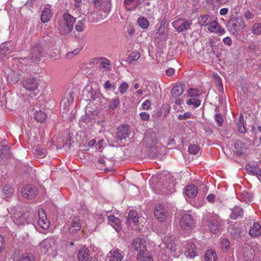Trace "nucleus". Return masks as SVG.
Wrapping results in <instances>:
<instances>
[{
  "instance_id": "obj_27",
  "label": "nucleus",
  "mask_w": 261,
  "mask_h": 261,
  "mask_svg": "<svg viewBox=\"0 0 261 261\" xmlns=\"http://www.w3.org/2000/svg\"><path fill=\"white\" fill-rule=\"evenodd\" d=\"M228 230L230 235L234 239H237L241 237L242 234V231L241 228L239 227V224H236L233 226H230Z\"/></svg>"
},
{
  "instance_id": "obj_36",
  "label": "nucleus",
  "mask_w": 261,
  "mask_h": 261,
  "mask_svg": "<svg viewBox=\"0 0 261 261\" xmlns=\"http://www.w3.org/2000/svg\"><path fill=\"white\" fill-rule=\"evenodd\" d=\"M243 214V209L239 206H235L232 211V213L230 215L231 219L235 220L239 217H242Z\"/></svg>"
},
{
  "instance_id": "obj_39",
  "label": "nucleus",
  "mask_w": 261,
  "mask_h": 261,
  "mask_svg": "<svg viewBox=\"0 0 261 261\" xmlns=\"http://www.w3.org/2000/svg\"><path fill=\"white\" fill-rule=\"evenodd\" d=\"M201 101L198 97H189L186 101L187 105H192L193 108L198 107L201 104Z\"/></svg>"
},
{
  "instance_id": "obj_52",
  "label": "nucleus",
  "mask_w": 261,
  "mask_h": 261,
  "mask_svg": "<svg viewBox=\"0 0 261 261\" xmlns=\"http://www.w3.org/2000/svg\"><path fill=\"white\" fill-rule=\"evenodd\" d=\"M81 50V48H76L72 51L68 52L66 54L67 58H68V59L72 58L75 55L78 54Z\"/></svg>"
},
{
  "instance_id": "obj_41",
  "label": "nucleus",
  "mask_w": 261,
  "mask_h": 261,
  "mask_svg": "<svg viewBox=\"0 0 261 261\" xmlns=\"http://www.w3.org/2000/svg\"><path fill=\"white\" fill-rule=\"evenodd\" d=\"M201 94V93L197 89L190 88L187 92L188 97H199Z\"/></svg>"
},
{
  "instance_id": "obj_50",
  "label": "nucleus",
  "mask_w": 261,
  "mask_h": 261,
  "mask_svg": "<svg viewBox=\"0 0 261 261\" xmlns=\"http://www.w3.org/2000/svg\"><path fill=\"white\" fill-rule=\"evenodd\" d=\"M35 152H36L37 154L38 155V156L40 158H43L46 156V151L45 149L43 148H37L35 149Z\"/></svg>"
},
{
  "instance_id": "obj_38",
  "label": "nucleus",
  "mask_w": 261,
  "mask_h": 261,
  "mask_svg": "<svg viewBox=\"0 0 261 261\" xmlns=\"http://www.w3.org/2000/svg\"><path fill=\"white\" fill-rule=\"evenodd\" d=\"M137 24L142 29H147L149 25L148 20L143 16L140 17L137 19Z\"/></svg>"
},
{
  "instance_id": "obj_59",
  "label": "nucleus",
  "mask_w": 261,
  "mask_h": 261,
  "mask_svg": "<svg viewBox=\"0 0 261 261\" xmlns=\"http://www.w3.org/2000/svg\"><path fill=\"white\" fill-rule=\"evenodd\" d=\"M75 29L77 32H83L84 30V24L81 22H78L75 26Z\"/></svg>"
},
{
  "instance_id": "obj_61",
  "label": "nucleus",
  "mask_w": 261,
  "mask_h": 261,
  "mask_svg": "<svg viewBox=\"0 0 261 261\" xmlns=\"http://www.w3.org/2000/svg\"><path fill=\"white\" fill-rule=\"evenodd\" d=\"M105 141L103 139H100L95 145V148L96 150H99L103 147V145Z\"/></svg>"
},
{
  "instance_id": "obj_24",
  "label": "nucleus",
  "mask_w": 261,
  "mask_h": 261,
  "mask_svg": "<svg viewBox=\"0 0 261 261\" xmlns=\"http://www.w3.org/2000/svg\"><path fill=\"white\" fill-rule=\"evenodd\" d=\"M108 223L112 226L117 232L119 231L121 229L120 220L113 215L108 217Z\"/></svg>"
},
{
  "instance_id": "obj_15",
  "label": "nucleus",
  "mask_w": 261,
  "mask_h": 261,
  "mask_svg": "<svg viewBox=\"0 0 261 261\" xmlns=\"http://www.w3.org/2000/svg\"><path fill=\"white\" fill-rule=\"evenodd\" d=\"M194 225V221L189 214L184 215L180 221V225L184 229H189Z\"/></svg>"
},
{
  "instance_id": "obj_32",
  "label": "nucleus",
  "mask_w": 261,
  "mask_h": 261,
  "mask_svg": "<svg viewBox=\"0 0 261 261\" xmlns=\"http://www.w3.org/2000/svg\"><path fill=\"white\" fill-rule=\"evenodd\" d=\"M209 227L212 233H218L220 230V225L219 220L216 218H214L210 221Z\"/></svg>"
},
{
  "instance_id": "obj_43",
  "label": "nucleus",
  "mask_w": 261,
  "mask_h": 261,
  "mask_svg": "<svg viewBox=\"0 0 261 261\" xmlns=\"http://www.w3.org/2000/svg\"><path fill=\"white\" fill-rule=\"evenodd\" d=\"M219 24L218 23L217 21L214 19H213L212 22H210V24L208 25L207 30L209 32L211 33H217V30L218 28H219Z\"/></svg>"
},
{
  "instance_id": "obj_8",
  "label": "nucleus",
  "mask_w": 261,
  "mask_h": 261,
  "mask_svg": "<svg viewBox=\"0 0 261 261\" xmlns=\"http://www.w3.org/2000/svg\"><path fill=\"white\" fill-rule=\"evenodd\" d=\"M22 86L27 91L35 92L38 90L39 83L36 77H27L21 82Z\"/></svg>"
},
{
  "instance_id": "obj_6",
  "label": "nucleus",
  "mask_w": 261,
  "mask_h": 261,
  "mask_svg": "<svg viewBox=\"0 0 261 261\" xmlns=\"http://www.w3.org/2000/svg\"><path fill=\"white\" fill-rule=\"evenodd\" d=\"M154 213L155 218L160 222L164 221L171 217L172 215L168 208L160 204L155 206Z\"/></svg>"
},
{
  "instance_id": "obj_47",
  "label": "nucleus",
  "mask_w": 261,
  "mask_h": 261,
  "mask_svg": "<svg viewBox=\"0 0 261 261\" xmlns=\"http://www.w3.org/2000/svg\"><path fill=\"white\" fill-rule=\"evenodd\" d=\"M140 55L139 52H133L128 57L127 61L131 63L134 61L137 60L140 58Z\"/></svg>"
},
{
  "instance_id": "obj_25",
  "label": "nucleus",
  "mask_w": 261,
  "mask_h": 261,
  "mask_svg": "<svg viewBox=\"0 0 261 261\" xmlns=\"http://www.w3.org/2000/svg\"><path fill=\"white\" fill-rule=\"evenodd\" d=\"M90 252L89 249L85 246L80 248L77 254L79 261H87L89 257Z\"/></svg>"
},
{
  "instance_id": "obj_12",
  "label": "nucleus",
  "mask_w": 261,
  "mask_h": 261,
  "mask_svg": "<svg viewBox=\"0 0 261 261\" xmlns=\"http://www.w3.org/2000/svg\"><path fill=\"white\" fill-rule=\"evenodd\" d=\"M83 224V221L79 216L73 217L71 221V224L68 228L69 232L70 234H74L76 231H79Z\"/></svg>"
},
{
  "instance_id": "obj_54",
  "label": "nucleus",
  "mask_w": 261,
  "mask_h": 261,
  "mask_svg": "<svg viewBox=\"0 0 261 261\" xmlns=\"http://www.w3.org/2000/svg\"><path fill=\"white\" fill-rule=\"evenodd\" d=\"M215 120L218 122L219 126H221L223 122V118L221 114H216L215 117Z\"/></svg>"
},
{
  "instance_id": "obj_13",
  "label": "nucleus",
  "mask_w": 261,
  "mask_h": 261,
  "mask_svg": "<svg viewBox=\"0 0 261 261\" xmlns=\"http://www.w3.org/2000/svg\"><path fill=\"white\" fill-rule=\"evenodd\" d=\"M39 219L38 224L43 229H47L49 228L50 223L46 218V213L44 210L39 209L38 212Z\"/></svg>"
},
{
  "instance_id": "obj_28",
  "label": "nucleus",
  "mask_w": 261,
  "mask_h": 261,
  "mask_svg": "<svg viewBox=\"0 0 261 261\" xmlns=\"http://www.w3.org/2000/svg\"><path fill=\"white\" fill-rule=\"evenodd\" d=\"M246 169L248 172L255 175L259 178L261 177V170L259 168L257 165H251L247 164L246 165Z\"/></svg>"
},
{
  "instance_id": "obj_20",
  "label": "nucleus",
  "mask_w": 261,
  "mask_h": 261,
  "mask_svg": "<svg viewBox=\"0 0 261 261\" xmlns=\"http://www.w3.org/2000/svg\"><path fill=\"white\" fill-rule=\"evenodd\" d=\"M13 49V47L11 45V43L4 42L0 46V61H4L6 55L9 54Z\"/></svg>"
},
{
  "instance_id": "obj_49",
  "label": "nucleus",
  "mask_w": 261,
  "mask_h": 261,
  "mask_svg": "<svg viewBox=\"0 0 261 261\" xmlns=\"http://www.w3.org/2000/svg\"><path fill=\"white\" fill-rule=\"evenodd\" d=\"M200 150V148L196 145H190L188 148V151L190 153L193 154H198Z\"/></svg>"
},
{
  "instance_id": "obj_21",
  "label": "nucleus",
  "mask_w": 261,
  "mask_h": 261,
  "mask_svg": "<svg viewBox=\"0 0 261 261\" xmlns=\"http://www.w3.org/2000/svg\"><path fill=\"white\" fill-rule=\"evenodd\" d=\"M96 63L99 64V68H103L107 71L111 70V62L106 58L100 57L94 59Z\"/></svg>"
},
{
  "instance_id": "obj_4",
  "label": "nucleus",
  "mask_w": 261,
  "mask_h": 261,
  "mask_svg": "<svg viewBox=\"0 0 261 261\" xmlns=\"http://www.w3.org/2000/svg\"><path fill=\"white\" fill-rule=\"evenodd\" d=\"M246 26L243 18L241 17L232 18L228 21V30L234 35H238Z\"/></svg>"
},
{
  "instance_id": "obj_1",
  "label": "nucleus",
  "mask_w": 261,
  "mask_h": 261,
  "mask_svg": "<svg viewBox=\"0 0 261 261\" xmlns=\"http://www.w3.org/2000/svg\"><path fill=\"white\" fill-rule=\"evenodd\" d=\"M11 64L9 65L10 70H7V80L11 84L17 83L23 73L30 71V66L28 64L27 59L25 58H19L18 59H11Z\"/></svg>"
},
{
  "instance_id": "obj_51",
  "label": "nucleus",
  "mask_w": 261,
  "mask_h": 261,
  "mask_svg": "<svg viewBox=\"0 0 261 261\" xmlns=\"http://www.w3.org/2000/svg\"><path fill=\"white\" fill-rule=\"evenodd\" d=\"M151 108V101L149 100H145L142 104L140 109L148 110Z\"/></svg>"
},
{
  "instance_id": "obj_53",
  "label": "nucleus",
  "mask_w": 261,
  "mask_h": 261,
  "mask_svg": "<svg viewBox=\"0 0 261 261\" xmlns=\"http://www.w3.org/2000/svg\"><path fill=\"white\" fill-rule=\"evenodd\" d=\"M139 116L142 121H148L150 119L149 114L145 112H141Z\"/></svg>"
},
{
  "instance_id": "obj_10",
  "label": "nucleus",
  "mask_w": 261,
  "mask_h": 261,
  "mask_svg": "<svg viewBox=\"0 0 261 261\" xmlns=\"http://www.w3.org/2000/svg\"><path fill=\"white\" fill-rule=\"evenodd\" d=\"M99 10L97 15L98 20L106 18L111 10V0H103L100 3V6L97 8Z\"/></svg>"
},
{
  "instance_id": "obj_62",
  "label": "nucleus",
  "mask_w": 261,
  "mask_h": 261,
  "mask_svg": "<svg viewBox=\"0 0 261 261\" xmlns=\"http://www.w3.org/2000/svg\"><path fill=\"white\" fill-rule=\"evenodd\" d=\"M223 41L224 44L228 46H230L232 44V40L229 37H225L223 39Z\"/></svg>"
},
{
  "instance_id": "obj_48",
  "label": "nucleus",
  "mask_w": 261,
  "mask_h": 261,
  "mask_svg": "<svg viewBox=\"0 0 261 261\" xmlns=\"http://www.w3.org/2000/svg\"><path fill=\"white\" fill-rule=\"evenodd\" d=\"M253 34L257 35L261 34V23L255 24L251 29Z\"/></svg>"
},
{
  "instance_id": "obj_40",
  "label": "nucleus",
  "mask_w": 261,
  "mask_h": 261,
  "mask_svg": "<svg viewBox=\"0 0 261 261\" xmlns=\"http://www.w3.org/2000/svg\"><path fill=\"white\" fill-rule=\"evenodd\" d=\"M34 118L37 121L43 122L46 119V115L42 111H36Z\"/></svg>"
},
{
  "instance_id": "obj_33",
  "label": "nucleus",
  "mask_w": 261,
  "mask_h": 261,
  "mask_svg": "<svg viewBox=\"0 0 261 261\" xmlns=\"http://www.w3.org/2000/svg\"><path fill=\"white\" fill-rule=\"evenodd\" d=\"M13 189L11 186L6 185L3 189V198L6 200H8L13 195Z\"/></svg>"
},
{
  "instance_id": "obj_63",
  "label": "nucleus",
  "mask_w": 261,
  "mask_h": 261,
  "mask_svg": "<svg viewBox=\"0 0 261 261\" xmlns=\"http://www.w3.org/2000/svg\"><path fill=\"white\" fill-rule=\"evenodd\" d=\"M127 33L129 36H132L135 33V29L133 26L129 25L127 28Z\"/></svg>"
},
{
  "instance_id": "obj_23",
  "label": "nucleus",
  "mask_w": 261,
  "mask_h": 261,
  "mask_svg": "<svg viewBox=\"0 0 261 261\" xmlns=\"http://www.w3.org/2000/svg\"><path fill=\"white\" fill-rule=\"evenodd\" d=\"M125 8L127 11H134L141 4L140 0H124Z\"/></svg>"
},
{
  "instance_id": "obj_37",
  "label": "nucleus",
  "mask_w": 261,
  "mask_h": 261,
  "mask_svg": "<svg viewBox=\"0 0 261 261\" xmlns=\"http://www.w3.org/2000/svg\"><path fill=\"white\" fill-rule=\"evenodd\" d=\"M204 257L206 261H216V253L212 249L207 250L205 253Z\"/></svg>"
},
{
  "instance_id": "obj_14",
  "label": "nucleus",
  "mask_w": 261,
  "mask_h": 261,
  "mask_svg": "<svg viewBox=\"0 0 261 261\" xmlns=\"http://www.w3.org/2000/svg\"><path fill=\"white\" fill-rule=\"evenodd\" d=\"M144 141L149 148L153 147L156 143L157 139L155 133L149 131L145 133Z\"/></svg>"
},
{
  "instance_id": "obj_29",
  "label": "nucleus",
  "mask_w": 261,
  "mask_h": 261,
  "mask_svg": "<svg viewBox=\"0 0 261 261\" xmlns=\"http://www.w3.org/2000/svg\"><path fill=\"white\" fill-rule=\"evenodd\" d=\"M213 18L208 15H200L198 18V22L202 27L208 26Z\"/></svg>"
},
{
  "instance_id": "obj_31",
  "label": "nucleus",
  "mask_w": 261,
  "mask_h": 261,
  "mask_svg": "<svg viewBox=\"0 0 261 261\" xmlns=\"http://www.w3.org/2000/svg\"><path fill=\"white\" fill-rule=\"evenodd\" d=\"M52 12L51 10L47 7H44L41 16V20L42 22H47L50 20Z\"/></svg>"
},
{
  "instance_id": "obj_9",
  "label": "nucleus",
  "mask_w": 261,
  "mask_h": 261,
  "mask_svg": "<svg viewBox=\"0 0 261 261\" xmlns=\"http://www.w3.org/2000/svg\"><path fill=\"white\" fill-rule=\"evenodd\" d=\"M8 211L10 213V217L13 221L17 225H24L27 223V220L25 218V215L20 214L16 210L15 207H10L8 208Z\"/></svg>"
},
{
  "instance_id": "obj_17",
  "label": "nucleus",
  "mask_w": 261,
  "mask_h": 261,
  "mask_svg": "<svg viewBox=\"0 0 261 261\" xmlns=\"http://www.w3.org/2000/svg\"><path fill=\"white\" fill-rule=\"evenodd\" d=\"M129 134V127L128 125H121L117 128V137L120 140H122L128 137Z\"/></svg>"
},
{
  "instance_id": "obj_30",
  "label": "nucleus",
  "mask_w": 261,
  "mask_h": 261,
  "mask_svg": "<svg viewBox=\"0 0 261 261\" xmlns=\"http://www.w3.org/2000/svg\"><path fill=\"white\" fill-rule=\"evenodd\" d=\"M165 245L166 248L171 251V256L173 257H177L179 254L176 252L177 247L174 242L171 241L170 242H165Z\"/></svg>"
},
{
  "instance_id": "obj_7",
  "label": "nucleus",
  "mask_w": 261,
  "mask_h": 261,
  "mask_svg": "<svg viewBox=\"0 0 261 261\" xmlns=\"http://www.w3.org/2000/svg\"><path fill=\"white\" fill-rule=\"evenodd\" d=\"M192 24V20L186 19L178 18L172 22L171 24L178 33L187 31L190 29Z\"/></svg>"
},
{
  "instance_id": "obj_58",
  "label": "nucleus",
  "mask_w": 261,
  "mask_h": 261,
  "mask_svg": "<svg viewBox=\"0 0 261 261\" xmlns=\"http://www.w3.org/2000/svg\"><path fill=\"white\" fill-rule=\"evenodd\" d=\"M191 117V114L190 112H185L184 114L179 115L178 118L179 120H185Z\"/></svg>"
},
{
  "instance_id": "obj_57",
  "label": "nucleus",
  "mask_w": 261,
  "mask_h": 261,
  "mask_svg": "<svg viewBox=\"0 0 261 261\" xmlns=\"http://www.w3.org/2000/svg\"><path fill=\"white\" fill-rule=\"evenodd\" d=\"M254 17V15L253 13H251L250 10H247L244 13V17L247 20H250L253 18Z\"/></svg>"
},
{
  "instance_id": "obj_55",
  "label": "nucleus",
  "mask_w": 261,
  "mask_h": 261,
  "mask_svg": "<svg viewBox=\"0 0 261 261\" xmlns=\"http://www.w3.org/2000/svg\"><path fill=\"white\" fill-rule=\"evenodd\" d=\"M230 242L227 239H224L222 241L221 243V247L222 248L225 249L226 250H228L230 246Z\"/></svg>"
},
{
  "instance_id": "obj_11",
  "label": "nucleus",
  "mask_w": 261,
  "mask_h": 261,
  "mask_svg": "<svg viewBox=\"0 0 261 261\" xmlns=\"http://www.w3.org/2000/svg\"><path fill=\"white\" fill-rule=\"evenodd\" d=\"M21 194L24 198L33 199L37 195L36 188L32 185H26L22 189Z\"/></svg>"
},
{
  "instance_id": "obj_34",
  "label": "nucleus",
  "mask_w": 261,
  "mask_h": 261,
  "mask_svg": "<svg viewBox=\"0 0 261 261\" xmlns=\"http://www.w3.org/2000/svg\"><path fill=\"white\" fill-rule=\"evenodd\" d=\"M260 226L258 223H254L250 228L249 234L253 237H257L260 234Z\"/></svg>"
},
{
  "instance_id": "obj_45",
  "label": "nucleus",
  "mask_w": 261,
  "mask_h": 261,
  "mask_svg": "<svg viewBox=\"0 0 261 261\" xmlns=\"http://www.w3.org/2000/svg\"><path fill=\"white\" fill-rule=\"evenodd\" d=\"M35 258L34 255L31 253H26L22 254L19 261H35Z\"/></svg>"
},
{
  "instance_id": "obj_19",
  "label": "nucleus",
  "mask_w": 261,
  "mask_h": 261,
  "mask_svg": "<svg viewBox=\"0 0 261 261\" xmlns=\"http://www.w3.org/2000/svg\"><path fill=\"white\" fill-rule=\"evenodd\" d=\"M138 215L136 211H129L126 221L127 226L133 228L134 226H136L138 224Z\"/></svg>"
},
{
  "instance_id": "obj_22",
  "label": "nucleus",
  "mask_w": 261,
  "mask_h": 261,
  "mask_svg": "<svg viewBox=\"0 0 261 261\" xmlns=\"http://www.w3.org/2000/svg\"><path fill=\"white\" fill-rule=\"evenodd\" d=\"M185 255L190 258L194 257L198 255L195 245L191 242L187 243L186 246Z\"/></svg>"
},
{
  "instance_id": "obj_35",
  "label": "nucleus",
  "mask_w": 261,
  "mask_h": 261,
  "mask_svg": "<svg viewBox=\"0 0 261 261\" xmlns=\"http://www.w3.org/2000/svg\"><path fill=\"white\" fill-rule=\"evenodd\" d=\"M184 90L182 85H176L172 89L171 95L174 97H178L183 93Z\"/></svg>"
},
{
  "instance_id": "obj_18",
  "label": "nucleus",
  "mask_w": 261,
  "mask_h": 261,
  "mask_svg": "<svg viewBox=\"0 0 261 261\" xmlns=\"http://www.w3.org/2000/svg\"><path fill=\"white\" fill-rule=\"evenodd\" d=\"M121 252L117 249L111 250L106 257L107 261H121L123 256Z\"/></svg>"
},
{
  "instance_id": "obj_16",
  "label": "nucleus",
  "mask_w": 261,
  "mask_h": 261,
  "mask_svg": "<svg viewBox=\"0 0 261 261\" xmlns=\"http://www.w3.org/2000/svg\"><path fill=\"white\" fill-rule=\"evenodd\" d=\"M54 244L55 240L54 239L47 238L40 243L38 246L39 249L42 254H45Z\"/></svg>"
},
{
  "instance_id": "obj_60",
  "label": "nucleus",
  "mask_w": 261,
  "mask_h": 261,
  "mask_svg": "<svg viewBox=\"0 0 261 261\" xmlns=\"http://www.w3.org/2000/svg\"><path fill=\"white\" fill-rule=\"evenodd\" d=\"M5 151H7V152L9 151V147H7V146H3L2 147V148L0 150V155L2 157H5V156H9V153H8V154H5L4 153Z\"/></svg>"
},
{
  "instance_id": "obj_2",
  "label": "nucleus",
  "mask_w": 261,
  "mask_h": 261,
  "mask_svg": "<svg viewBox=\"0 0 261 261\" xmlns=\"http://www.w3.org/2000/svg\"><path fill=\"white\" fill-rule=\"evenodd\" d=\"M132 245L134 249L138 252L137 256L138 261H153L152 257L147 251L146 243L143 239L141 238L134 239Z\"/></svg>"
},
{
  "instance_id": "obj_42",
  "label": "nucleus",
  "mask_w": 261,
  "mask_h": 261,
  "mask_svg": "<svg viewBox=\"0 0 261 261\" xmlns=\"http://www.w3.org/2000/svg\"><path fill=\"white\" fill-rule=\"evenodd\" d=\"M120 105V99L119 98L112 99L109 102L108 108L111 110L116 109Z\"/></svg>"
},
{
  "instance_id": "obj_44",
  "label": "nucleus",
  "mask_w": 261,
  "mask_h": 261,
  "mask_svg": "<svg viewBox=\"0 0 261 261\" xmlns=\"http://www.w3.org/2000/svg\"><path fill=\"white\" fill-rule=\"evenodd\" d=\"M238 129L240 133H245L246 132V126L244 117L241 115L239 121L238 123Z\"/></svg>"
},
{
  "instance_id": "obj_64",
  "label": "nucleus",
  "mask_w": 261,
  "mask_h": 261,
  "mask_svg": "<svg viewBox=\"0 0 261 261\" xmlns=\"http://www.w3.org/2000/svg\"><path fill=\"white\" fill-rule=\"evenodd\" d=\"M174 72H175V70L172 68H170L167 69L166 71V74L169 76H171L173 75L174 74Z\"/></svg>"
},
{
  "instance_id": "obj_56",
  "label": "nucleus",
  "mask_w": 261,
  "mask_h": 261,
  "mask_svg": "<svg viewBox=\"0 0 261 261\" xmlns=\"http://www.w3.org/2000/svg\"><path fill=\"white\" fill-rule=\"evenodd\" d=\"M103 87L106 90H109L111 89H115L116 88L115 85L112 84L109 81H107L106 82Z\"/></svg>"
},
{
  "instance_id": "obj_46",
  "label": "nucleus",
  "mask_w": 261,
  "mask_h": 261,
  "mask_svg": "<svg viewBox=\"0 0 261 261\" xmlns=\"http://www.w3.org/2000/svg\"><path fill=\"white\" fill-rule=\"evenodd\" d=\"M128 87V84L125 82H123L120 84L118 89L121 94H124L127 92Z\"/></svg>"
},
{
  "instance_id": "obj_3",
  "label": "nucleus",
  "mask_w": 261,
  "mask_h": 261,
  "mask_svg": "<svg viewBox=\"0 0 261 261\" xmlns=\"http://www.w3.org/2000/svg\"><path fill=\"white\" fill-rule=\"evenodd\" d=\"M75 18L68 13H64L62 19L58 21V29L62 35H67L72 31Z\"/></svg>"
},
{
  "instance_id": "obj_5",
  "label": "nucleus",
  "mask_w": 261,
  "mask_h": 261,
  "mask_svg": "<svg viewBox=\"0 0 261 261\" xmlns=\"http://www.w3.org/2000/svg\"><path fill=\"white\" fill-rule=\"evenodd\" d=\"M44 53L43 51V48L40 44H36L34 46L31 50V57L29 59L27 57H25L27 59L28 62H26L25 64H28L30 66V69L31 68V64L32 63H34L35 62L40 61L41 58L44 56ZM23 58H25L24 57Z\"/></svg>"
},
{
  "instance_id": "obj_26",
  "label": "nucleus",
  "mask_w": 261,
  "mask_h": 261,
  "mask_svg": "<svg viewBox=\"0 0 261 261\" xmlns=\"http://www.w3.org/2000/svg\"><path fill=\"white\" fill-rule=\"evenodd\" d=\"M198 191V188L194 185L191 184L187 186L185 188V194L188 197L193 198L197 195Z\"/></svg>"
}]
</instances>
